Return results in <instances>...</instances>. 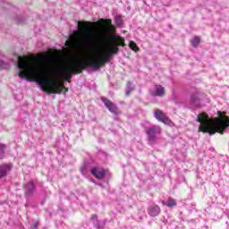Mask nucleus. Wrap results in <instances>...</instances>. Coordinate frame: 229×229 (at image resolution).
<instances>
[{"label":"nucleus","instance_id":"f03ea898","mask_svg":"<svg viewBox=\"0 0 229 229\" xmlns=\"http://www.w3.org/2000/svg\"><path fill=\"white\" fill-rule=\"evenodd\" d=\"M11 62L18 67L19 78H24L29 81H35L47 94H58L62 92L60 83L49 78L47 62L46 60L30 57L23 58L19 55H14L11 58Z\"/></svg>","mask_w":229,"mask_h":229},{"label":"nucleus","instance_id":"6ab92c4d","mask_svg":"<svg viewBox=\"0 0 229 229\" xmlns=\"http://www.w3.org/2000/svg\"><path fill=\"white\" fill-rule=\"evenodd\" d=\"M4 149H6V145L0 144V159L4 157Z\"/></svg>","mask_w":229,"mask_h":229},{"label":"nucleus","instance_id":"f3484780","mask_svg":"<svg viewBox=\"0 0 229 229\" xmlns=\"http://www.w3.org/2000/svg\"><path fill=\"white\" fill-rule=\"evenodd\" d=\"M191 46L193 47H198V46H199V42H200V38L199 37H194L191 40Z\"/></svg>","mask_w":229,"mask_h":229},{"label":"nucleus","instance_id":"6e6552de","mask_svg":"<svg viewBox=\"0 0 229 229\" xmlns=\"http://www.w3.org/2000/svg\"><path fill=\"white\" fill-rule=\"evenodd\" d=\"M91 174H93L95 178H98V180H103V178H105V174H106V172L103 168L94 167L91 170Z\"/></svg>","mask_w":229,"mask_h":229},{"label":"nucleus","instance_id":"5701e85b","mask_svg":"<svg viewBox=\"0 0 229 229\" xmlns=\"http://www.w3.org/2000/svg\"><path fill=\"white\" fill-rule=\"evenodd\" d=\"M66 46H69V41H66Z\"/></svg>","mask_w":229,"mask_h":229},{"label":"nucleus","instance_id":"dca6fc26","mask_svg":"<svg viewBox=\"0 0 229 229\" xmlns=\"http://www.w3.org/2000/svg\"><path fill=\"white\" fill-rule=\"evenodd\" d=\"M0 56H2L1 53H0ZM9 67H10V63L0 59V69H8Z\"/></svg>","mask_w":229,"mask_h":229},{"label":"nucleus","instance_id":"393cba45","mask_svg":"<svg viewBox=\"0 0 229 229\" xmlns=\"http://www.w3.org/2000/svg\"><path fill=\"white\" fill-rule=\"evenodd\" d=\"M102 22H105V20H100Z\"/></svg>","mask_w":229,"mask_h":229},{"label":"nucleus","instance_id":"423d86ee","mask_svg":"<svg viewBox=\"0 0 229 229\" xmlns=\"http://www.w3.org/2000/svg\"><path fill=\"white\" fill-rule=\"evenodd\" d=\"M101 100L104 103L105 106H106L107 110H109V112H111L112 114H117V106L115 104H114L112 101L105 97H102Z\"/></svg>","mask_w":229,"mask_h":229},{"label":"nucleus","instance_id":"a211bd4d","mask_svg":"<svg viewBox=\"0 0 229 229\" xmlns=\"http://www.w3.org/2000/svg\"><path fill=\"white\" fill-rule=\"evenodd\" d=\"M91 221L93 222V225H95L96 228H101V226H99V221L98 220V215H92Z\"/></svg>","mask_w":229,"mask_h":229},{"label":"nucleus","instance_id":"9b49d317","mask_svg":"<svg viewBox=\"0 0 229 229\" xmlns=\"http://www.w3.org/2000/svg\"><path fill=\"white\" fill-rule=\"evenodd\" d=\"M12 170V165H0V178H4V176H6L8 172Z\"/></svg>","mask_w":229,"mask_h":229},{"label":"nucleus","instance_id":"39448f33","mask_svg":"<svg viewBox=\"0 0 229 229\" xmlns=\"http://www.w3.org/2000/svg\"><path fill=\"white\" fill-rule=\"evenodd\" d=\"M147 135L148 137L149 144H155L157 142V135L162 133V129L159 126H153L146 130Z\"/></svg>","mask_w":229,"mask_h":229},{"label":"nucleus","instance_id":"ddd939ff","mask_svg":"<svg viewBox=\"0 0 229 229\" xmlns=\"http://www.w3.org/2000/svg\"><path fill=\"white\" fill-rule=\"evenodd\" d=\"M135 90V86L131 81L127 82V89L125 90V96H130L131 92Z\"/></svg>","mask_w":229,"mask_h":229},{"label":"nucleus","instance_id":"412c9836","mask_svg":"<svg viewBox=\"0 0 229 229\" xmlns=\"http://www.w3.org/2000/svg\"><path fill=\"white\" fill-rule=\"evenodd\" d=\"M114 21L117 26H123V18L121 16H115Z\"/></svg>","mask_w":229,"mask_h":229},{"label":"nucleus","instance_id":"f8f14e48","mask_svg":"<svg viewBox=\"0 0 229 229\" xmlns=\"http://www.w3.org/2000/svg\"><path fill=\"white\" fill-rule=\"evenodd\" d=\"M148 212L149 216H151L152 217H156V216H158V214H160V207H158L157 205H152L148 208Z\"/></svg>","mask_w":229,"mask_h":229},{"label":"nucleus","instance_id":"1a4fd4ad","mask_svg":"<svg viewBox=\"0 0 229 229\" xmlns=\"http://www.w3.org/2000/svg\"><path fill=\"white\" fill-rule=\"evenodd\" d=\"M151 96H157L158 98H162L164 94H165V89L164 87L160 85H157L154 87V89L150 91Z\"/></svg>","mask_w":229,"mask_h":229},{"label":"nucleus","instance_id":"b1692460","mask_svg":"<svg viewBox=\"0 0 229 229\" xmlns=\"http://www.w3.org/2000/svg\"><path fill=\"white\" fill-rule=\"evenodd\" d=\"M35 228H37V224L34 225V228H32V229H35Z\"/></svg>","mask_w":229,"mask_h":229},{"label":"nucleus","instance_id":"4be33fe9","mask_svg":"<svg viewBox=\"0 0 229 229\" xmlns=\"http://www.w3.org/2000/svg\"><path fill=\"white\" fill-rule=\"evenodd\" d=\"M106 26H110V21L108 23H106Z\"/></svg>","mask_w":229,"mask_h":229},{"label":"nucleus","instance_id":"7ed1b4c3","mask_svg":"<svg viewBox=\"0 0 229 229\" xmlns=\"http://www.w3.org/2000/svg\"><path fill=\"white\" fill-rule=\"evenodd\" d=\"M219 118L212 120L208 118V115L205 113H201L197 116V121L199 123V131H203L204 133H209L214 135V133H225V131L229 126V117L223 114V113H218Z\"/></svg>","mask_w":229,"mask_h":229},{"label":"nucleus","instance_id":"9d476101","mask_svg":"<svg viewBox=\"0 0 229 229\" xmlns=\"http://www.w3.org/2000/svg\"><path fill=\"white\" fill-rule=\"evenodd\" d=\"M190 105L191 108H199V97L198 93L191 95Z\"/></svg>","mask_w":229,"mask_h":229},{"label":"nucleus","instance_id":"aec40b11","mask_svg":"<svg viewBox=\"0 0 229 229\" xmlns=\"http://www.w3.org/2000/svg\"><path fill=\"white\" fill-rule=\"evenodd\" d=\"M129 47L131 49H132V51H136V53L139 51V47H137V44H135L133 41H130Z\"/></svg>","mask_w":229,"mask_h":229},{"label":"nucleus","instance_id":"20e7f679","mask_svg":"<svg viewBox=\"0 0 229 229\" xmlns=\"http://www.w3.org/2000/svg\"><path fill=\"white\" fill-rule=\"evenodd\" d=\"M61 71L64 80H69V78H72V74L81 72V70H80V62L76 59H72L67 63H64L61 65Z\"/></svg>","mask_w":229,"mask_h":229},{"label":"nucleus","instance_id":"4468645a","mask_svg":"<svg viewBox=\"0 0 229 229\" xmlns=\"http://www.w3.org/2000/svg\"><path fill=\"white\" fill-rule=\"evenodd\" d=\"M162 204L165 205V207H169L171 208L173 207H176V200L170 198V199H168L167 202L162 200Z\"/></svg>","mask_w":229,"mask_h":229},{"label":"nucleus","instance_id":"2eb2a0df","mask_svg":"<svg viewBox=\"0 0 229 229\" xmlns=\"http://www.w3.org/2000/svg\"><path fill=\"white\" fill-rule=\"evenodd\" d=\"M25 189H26V194H31V192L35 191V185L33 184V182H30L25 185Z\"/></svg>","mask_w":229,"mask_h":229},{"label":"nucleus","instance_id":"f257e3e1","mask_svg":"<svg viewBox=\"0 0 229 229\" xmlns=\"http://www.w3.org/2000/svg\"><path fill=\"white\" fill-rule=\"evenodd\" d=\"M96 23L90 21L78 22L79 28L82 33V38L85 44H92L95 46L91 50L82 54V60L89 67L98 71L102 65H105L113 55L119 53L117 46H124V39L121 37H116L114 44L107 47H99V40H101V34L94 30Z\"/></svg>","mask_w":229,"mask_h":229},{"label":"nucleus","instance_id":"0eeeda50","mask_svg":"<svg viewBox=\"0 0 229 229\" xmlns=\"http://www.w3.org/2000/svg\"><path fill=\"white\" fill-rule=\"evenodd\" d=\"M154 115L157 121H161L165 124H171V120L165 116V114L160 110H156Z\"/></svg>","mask_w":229,"mask_h":229}]
</instances>
